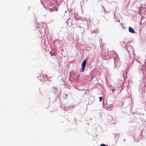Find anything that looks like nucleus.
<instances>
[{"instance_id":"7","label":"nucleus","mask_w":146,"mask_h":146,"mask_svg":"<svg viewBox=\"0 0 146 146\" xmlns=\"http://www.w3.org/2000/svg\"><path fill=\"white\" fill-rule=\"evenodd\" d=\"M100 146H107V145H106L104 144H101L100 145Z\"/></svg>"},{"instance_id":"4","label":"nucleus","mask_w":146,"mask_h":146,"mask_svg":"<svg viewBox=\"0 0 146 146\" xmlns=\"http://www.w3.org/2000/svg\"><path fill=\"white\" fill-rule=\"evenodd\" d=\"M58 10V8L57 7H54L53 9V11H57Z\"/></svg>"},{"instance_id":"8","label":"nucleus","mask_w":146,"mask_h":146,"mask_svg":"<svg viewBox=\"0 0 146 146\" xmlns=\"http://www.w3.org/2000/svg\"><path fill=\"white\" fill-rule=\"evenodd\" d=\"M112 92H113L115 90V89H113L112 90Z\"/></svg>"},{"instance_id":"10","label":"nucleus","mask_w":146,"mask_h":146,"mask_svg":"<svg viewBox=\"0 0 146 146\" xmlns=\"http://www.w3.org/2000/svg\"><path fill=\"white\" fill-rule=\"evenodd\" d=\"M119 21H120L119 20L118 21V22H119Z\"/></svg>"},{"instance_id":"1","label":"nucleus","mask_w":146,"mask_h":146,"mask_svg":"<svg viewBox=\"0 0 146 146\" xmlns=\"http://www.w3.org/2000/svg\"><path fill=\"white\" fill-rule=\"evenodd\" d=\"M86 62V59H85L83 61L82 63V69L81 72H83L84 71Z\"/></svg>"},{"instance_id":"6","label":"nucleus","mask_w":146,"mask_h":146,"mask_svg":"<svg viewBox=\"0 0 146 146\" xmlns=\"http://www.w3.org/2000/svg\"><path fill=\"white\" fill-rule=\"evenodd\" d=\"M99 99L100 100V102L102 99V97H100L99 98Z\"/></svg>"},{"instance_id":"2","label":"nucleus","mask_w":146,"mask_h":146,"mask_svg":"<svg viewBox=\"0 0 146 146\" xmlns=\"http://www.w3.org/2000/svg\"><path fill=\"white\" fill-rule=\"evenodd\" d=\"M40 79L42 82L44 81L47 79L46 76V75H43L41 76H40Z\"/></svg>"},{"instance_id":"3","label":"nucleus","mask_w":146,"mask_h":146,"mask_svg":"<svg viewBox=\"0 0 146 146\" xmlns=\"http://www.w3.org/2000/svg\"><path fill=\"white\" fill-rule=\"evenodd\" d=\"M129 32L131 33H135V31L131 27H129Z\"/></svg>"},{"instance_id":"9","label":"nucleus","mask_w":146,"mask_h":146,"mask_svg":"<svg viewBox=\"0 0 146 146\" xmlns=\"http://www.w3.org/2000/svg\"><path fill=\"white\" fill-rule=\"evenodd\" d=\"M66 96H67V94H66Z\"/></svg>"},{"instance_id":"5","label":"nucleus","mask_w":146,"mask_h":146,"mask_svg":"<svg viewBox=\"0 0 146 146\" xmlns=\"http://www.w3.org/2000/svg\"><path fill=\"white\" fill-rule=\"evenodd\" d=\"M48 10H50V12L53 11V9H52L51 8H49Z\"/></svg>"}]
</instances>
